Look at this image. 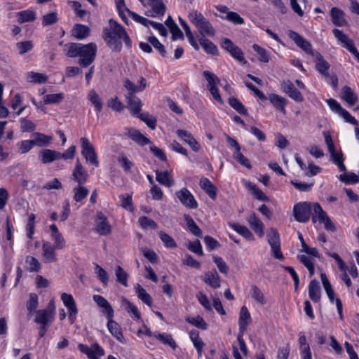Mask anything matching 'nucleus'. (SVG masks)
Segmentation results:
<instances>
[{"label":"nucleus","instance_id":"nucleus-1","mask_svg":"<svg viewBox=\"0 0 359 359\" xmlns=\"http://www.w3.org/2000/svg\"><path fill=\"white\" fill-rule=\"evenodd\" d=\"M109 27L103 29L102 37L107 46L114 52L119 53L122 50L121 40L126 46L130 49L132 41L127 34L126 29L116 20L110 19L109 21Z\"/></svg>","mask_w":359,"mask_h":359},{"label":"nucleus","instance_id":"nucleus-2","mask_svg":"<svg viewBox=\"0 0 359 359\" xmlns=\"http://www.w3.org/2000/svg\"><path fill=\"white\" fill-rule=\"evenodd\" d=\"M66 55L69 57H79V65L87 67L91 65L97 54V45L95 43L82 44L80 43H68L65 44Z\"/></svg>","mask_w":359,"mask_h":359},{"label":"nucleus","instance_id":"nucleus-3","mask_svg":"<svg viewBox=\"0 0 359 359\" xmlns=\"http://www.w3.org/2000/svg\"><path fill=\"white\" fill-rule=\"evenodd\" d=\"M267 241L271 246L273 257L279 260H283L284 256L280 251V236L276 229L271 228L268 231Z\"/></svg>","mask_w":359,"mask_h":359},{"label":"nucleus","instance_id":"nucleus-4","mask_svg":"<svg viewBox=\"0 0 359 359\" xmlns=\"http://www.w3.org/2000/svg\"><path fill=\"white\" fill-rule=\"evenodd\" d=\"M311 210H313V203L309 202L299 203L294 205L293 208L294 217L299 222H306L310 219Z\"/></svg>","mask_w":359,"mask_h":359},{"label":"nucleus","instance_id":"nucleus-5","mask_svg":"<svg viewBox=\"0 0 359 359\" xmlns=\"http://www.w3.org/2000/svg\"><path fill=\"white\" fill-rule=\"evenodd\" d=\"M81 154L90 163L94 165L95 167L99 165L97 157L93 144L90 142L88 138L81 137Z\"/></svg>","mask_w":359,"mask_h":359},{"label":"nucleus","instance_id":"nucleus-6","mask_svg":"<svg viewBox=\"0 0 359 359\" xmlns=\"http://www.w3.org/2000/svg\"><path fill=\"white\" fill-rule=\"evenodd\" d=\"M239 326H240V332L238 334L237 339L239 344L240 350L242 351L244 355H247V348L245 345V342L243 336L244 334V332L247 327V308L245 306H243L241 308L240 318H239Z\"/></svg>","mask_w":359,"mask_h":359},{"label":"nucleus","instance_id":"nucleus-7","mask_svg":"<svg viewBox=\"0 0 359 359\" xmlns=\"http://www.w3.org/2000/svg\"><path fill=\"white\" fill-rule=\"evenodd\" d=\"M175 195L180 203L186 208L189 209H196L198 207V203L194 195L187 188L175 192Z\"/></svg>","mask_w":359,"mask_h":359},{"label":"nucleus","instance_id":"nucleus-8","mask_svg":"<svg viewBox=\"0 0 359 359\" xmlns=\"http://www.w3.org/2000/svg\"><path fill=\"white\" fill-rule=\"evenodd\" d=\"M334 36L340 41L343 46L346 48L359 61V52L354 46L353 40L348 38L341 30L334 29L332 30Z\"/></svg>","mask_w":359,"mask_h":359},{"label":"nucleus","instance_id":"nucleus-9","mask_svg":"<svg viewBox=\"0 0 359 359\" xmlns=\"http://www.w3.org/2000/svg\"><path fill=\"white\" fill-rule=\"evenodd\" d=\"M288 36L306 53L312 56L316 52L313 50L311 43L297 32L290 30L288 32Z\"/></svg>","mask_w":359,"mask_h":359},{"label":"nucleus","instance_id":"nucleus-10","mask_svg":"<svg viewBox=\"0 0 359 359\" xmlns=\"http://www.w3.org/2000/svg\"><path fill=\"white\" fill-rule=\"evenodd\" d=\"M78 348L82 353L88 356V359H99L100 356L104 355V349L97 343L93 344L90 347L79 344Z\"/></svg>","mask_w":359,"mask_h":359},{"label":"nucleus","instance_id":"nucleus-11","mask_svg":"<svg viewBox=\"0 0 359 359\" xmlns=\"http://www.w3.org/2000/svg\"><path fill=\"white\" fill-rule=\"evenodd\" d=\"M325 140L334 162L337 165L341 171L344 172L346 170V167L343 163L344 158L342 154H338L336 152L334 145L330 135H325Z\"/></svg>","mask_w":359,"mask_h":359},{"label":"nucleus","instance_id":"nucleus-12","mask_svg":"<svg viewBox=\"0 0 359 359\" xmlns=\"http://www.w3.org/2000/svg\"><path fill=\"white\" fill-rule=\"evenodd\" d=\"M61 299L65 306L69 311V319L72 324L74 323L76 318V314L78 313V309L76 308L75 301L72 295L67 293H62L61 295Z\"/></svg>","mask_w":359,"mask_h":359},{"label":"nucleus","instance_id":"nucleus-13","mask_svg":"<svg viewBox=\"0 0 359 359\" xmlns=\"http://www.w3.org/2000/svg\"><path fill=\"white\" fill-rule=\"evenodd\" d=\"M88 174L86 170L81 165L79 159L76 160L74 169L72 174V179L78 184H83L86 182Z\"/></svg>","mask_w":359,"mask_h":359},{"label":"nucleus","instance_id":"nucleus-14","mask_svg":"<svg viewBox=\"0 0 359 359\" xmlns=\"http://www.w3.org/2000/svg\"><path fill=\"white\" fill-rule=\"evenodd\" d=\"M176 134L181 140L187 143L194 151L197 152L199 151L201 146L191 133L185 130L178 129L176 131Z\"/></svg>","mask_w":359,"mask_h":359},{"label":"nucleus","instance_id":"nucleus-15","mask_svg":"<svg viewBox=\"0 0 359 359\" xmlns=\"http://www.w3.org/2000/svg\"><path fill=\"white\" fill-rule=\"evenodd\" d=\"M281 88L284 93L295 101L302 102L303 100L302 93L290 80L283 81L281 83Z\"/></svg>","mask_w":359,"mask_h":359},{"label":"nucleus","instance_id":"nucleus-16","mask_svg":"<svg viewBox=\"0 0 359 359\" xmlns=\"http://www.w3.org/2000/svg\"><path fill=\"white\" fill-rule=\"evenodd\" d=\"M96 231L101 236H106L110 233L111 229L107 217L102 212L97 213Z\"/></svg>","mask_w":359,"mask_h":359},{"label":"nucleus","instance_id":"nucleus-17","mask_svg":"<svg viewBox=\"0 0 359 359\" xmlns=\"http://www.w3.org/2000/svg\"><path fill=\"white\" fill-rule=\"evenodd\" d=\"M125 134L140 146H144L151 143L149 138L135 128H126Z\"/></svg>","mask_w":359,"mask_h":359},{"label":"nucleus","instance_id":"nucleus-18","mask_svg":"<svg viewBox=\"0 0 359 359\" xmlns=\"http://www.w3.org/2000/svg\"><path fill=\"white\" fill-rule=\"evenodd\" d=\"M55 249L50 243L45 241L42 245L43 257L45 263H53L57 262V256L55 253Z\"/></svg>","mask_w":359,"mask_h":359},{"label":"nucleus","instance_id":"nucleus-19","mask_svg":"<svg viewBox=\"0 0 359 359\" xmlns=\"http://www.w3.org/2000/svg\"><path fill=\"white\" fill-rule=\"evenodd\" d=\"M315 58L316 62V68L319 73L325 76V77H328L330 74L328 72V69L330 68V64L323 58V55L318 53L316 52L312 55Z\"/></svg>","mask_w":359,"mask_h":359},{"label":"nucleus","instance_id":"nucleus-20","mask_svg":"<svg viewBox=\"0 0 359 359\" xmlns=\"http://www.w3.org/2000/svg\"><path fill=\"white\" fill-rule=\"evenodd\" d=\"M330 15L335 26L343 27L348 25L347 20L344 18L345 13L342 10L334 7L330 10Z\"/></svg>","mask_w":359,"mask_h":359},{"label":"nucleus","instance_id":"nucleus-21","mask_svg":"<svg viewBox=\"0 0 359 359\" xmlns=\"http://www.w3.org/2000/svg\"><path fill=\"white\" fill-rule=\"evenodd\" d=\"M53 319V314L48 313L46 310L39 309L35 311L34 322L37 324L50 325Z\"/></svg>","mask_w":359,"mask_h":359},{"label":"nucleus","instance_id":"nucleus-22","mask_svg":"<svg viewBox=\"0 0 359 359\" xmlns=\"http://www.w3.org/2000/svg\"><path fill=\"white\" fill-rule=\"evenodd\" d=\"M107 328L109 332L120 342L124 343L125 338L122 334L120 325L113 320V318L107 319Z\"/></svg>","mask_w":359,"mask_h":359},{"label":"nucleus","instance_id":"nucleus-23","mask_svg":"<svg viewBox=\"0 0 359 359\" xmlns=\"http://www.w3.org/2000/svg\"><path fill=\"white\" fill-rule=\"evenodd\" d=\"M41 162L44 164L52 163L54 161L60 159V152L49 149H43L40 151Z\"/></svg>","mask_w":359,"mask_h":359},{"label":"nucleus","instance_id":"nucleus-24","mask_svg":"<svg viewBox=\"0 0 359 359\" xmlns=\"http://www.w3.org/2000/svg\"><path fill=\"white\" fill-rule=\"evenodd\" d=\"M248 222L250 224L252 229L255 231V233L259 238L263 237L264 232V225L262 222L255 215V214H252L250 219H248Z\"/></svg>","mask_w":359,"mask_h":359},{"label":"nucleus","instance_id":"nucleus-25","mask_svg":"<svg viewBox=\"0 0 359 359\" xmlns=\"http://www.w3.org/2000/svg\"><path fill=\"white\" fill-rule=\"evenodd\" d=\"M200 187L212 199H215L217 188L208 178L201 179Z\"/></svg>","mask_w":359,"mask_h":359},{"label":"nucleus","instance_id":"nucleus-26","mask_svg":"<svg viewBox=\"0 0 359 359\" xmlns=\"http://www.w3.org/2000/svg\"><path fill=\"white\" fill-rule=\"evenodd\" d=\"M90 30L86 25L76 24L72 30V35L77 39H83L90 35Z\"/></svg>","mask_w":359,"mask_h":359},{"label":"nucleus","instance_id":"nucleus-27","mask_svg":"<svg viewBox=\"0 0 359 359\" xmlns=\"http://www.w3.org/2000/svg\"><path fill=\"white\" fill-rule=\"evenodd\" d=\"M203 280L212 288L216 289L220 287V278L215 270L206 273Z\"/></svg>","mask_w":359,"mask_h":359},{"label":"nucleus","instance_id":"nucleus-28","mask_svg":"<svg viewBox=\"0 0 359 359\" xmlns=\"http://www.w3.org/2000/svg\"><path fill=\"white\" fill-rule=\"evenodd\" d=\"M309 295L310 299L318 302L320 299V287L319 282L316 280H312L309 285Z\"/></svg>","mask_w":359,"mask_h":359},{"label":"nucleus","instance_id":"nucleus-29","mask_svg":"<svg viewBox=\"0 0 359 359\" xmlns=\"http://www.w3.org/2000/svg\"><path fill=\"white\" fill-rule=\"evenodd\" d=\"M199 31L200 36H214L215 30L210 22L205 18L196 27Z\"/></svg>","mask_w":359,"mask_h":359},{"label":"nucleus","instance_id":"nucleus-30","mask_svg":"<svg viewBox=\"0 0 359 359\" xmlns=\"http://www.w3.org/2000/svg\"><path fill=\"white\" fill-rule=\"evenodd\" d=\"M126 100L128 107L130 109L133 114H140L142 107L141 100L135 95H126Z\"/></svg>","mask_w":359,"mask_h":359},{"label":"nucleus","instance_id":"nucleus-31","mask_svg":"<svg viewBox=\"0 0 359 359\" xmlns=\"http://www.w3.org/2000/svg\"><path fill=\"white\" fill-rule=\"evenodd\" d=\"M198 41L201 46L205 50V51L211 55H217L218 49L217 46L209 39H206L205 36H200Z\"/></svg>","mask_w":359,"mask_h":359},{"label":"nucleus","instance_id":"nucleus-32","mask_svg":"<svg viewBox=\"0 0 359 359\" xmlns=\"http://www.w3.org/2000/svg\"><path fill=\"white\" fill-rule=\"evenodd\" d=\"M341 98L349 105L353 106L358 101V97L353 90L348 86H344L341 90Z\"/></svg>","mask_w":359,"mask_h":359},{"label":"nucleus","instance_id":"nucleus-33","mask_svg":"<svg viewBox=\"0 0 359 359\" xmlns=\"http://www.w3.org/2000/svg\"><path fill=\"white\" fill-rule=\"evenodd\" d=\"M156 180L161 184L170 187L174 185V180L171 178L168 171H156Z\"/></svg>","mask_w":359,"mask_h":359},{"label":"nucleus","instance_id":"nucleus-34","mask_svg":"<svg viewBox=\"0 0 359 359\" xmlns=\"http://www.w3.org/2000/svg\"><path fill=\"white\" fill-rule=\"evenodd\" d=\"M189 337L194 344V347L197 350L198 355L201 356L202 350L205 344L201 339V338L199 337L198 332L196 330H191L189 332Z\"/></svg>","mask_w":359,"mask_h":359},{"label":"nucleus","instance_id":"nucleus-35","mask_svg":"<svg viewBox=\"0 0 359 359\" xmlns=\"http://www.w3.org/2000/svg\"><path fill=\"white\" fill-rule=\"evenodd\" d=\"M189 230L196 236L201 238L203 236L201 229L196 224L194 220L189 215H184Z\"/></svg>","mask_w":359,"mask_h":359},{"label":"nucleus","instance_id":"nucleus-36","mask_svg":"<svg viewBox=\"0 0 359 359\" xmlns=\"http://www.w3.org/2000/svg\"><path fill=\"white\" fill-rule=\"evenodd\" d=\"M313 215L312 216V221L313 223H316V221H318L320 223H321L322 221H323V219H325V218L328 216L318 203H313Z\"/></svg>","mask_w":359,"mask_h":359},{"label":"nucleus","instance_id":"nucleus-37","mask_svg":"<svg viewBox=\"0 0 359 359\" xmlns=\"http://www.w3.org/2000/svg\"><path fill=\"white\" fill-rule=\"evenodd\" d=\"M251 297L258 304L264 305L267 303L266 298L262 290L256 285L251 288Z\"/></svg>","mask_w":359,"mask_h":359},{"label":"nucleus","instance_id":"nucleus-38","mask_svg":"<svg viewBox=\"0 0 359 359\" xmlns=\"http://www.w3.org/2000/svg\"><path fill=\"white\" fill-rule=\"evenodd\" d=\"M88 189L83 186V184H78L77 187L73 189L74 199L76 202H81L85 199L88 194Z\"/></svg>","mask_w":359,"mask_h":359},{"label":"nucleus","instance_id":"nucleus-39","mask_svg":"<svg viewBox=\"0 0 359 359\" xmlns=\"http://www.w3.org/2000/svg\"><path fill=\"white\" fill-rule=\"evenodd\" d=\"M269 99L276 109L285 113V106L286 104V100L285 98L276 94H271Z\"/></svg>","mask_w":359,"mask_h":359},{"label":"nucleus","instance_id":"nucleus-40","mask_svg":"<svg viewBox=\"0 0 359 359\" xmlns=\"http://www.w3.org/2000/svg\"><path fill=\"white\" fill-rule=\"evenodd\" d=\"M33 136L34 139L32 141L34 144L41 147L47 146L52 139L50 136L46 135L39 133H34Z\"/></svg>","mask_w":359,"mask_h":359},{"label":"nucleus","instance_id":"nucleus-41","mask_svg":"<svg viewBox=\"0 0 359 359\" xmlns=\"http://www.w3.org/2000/svg\"><path fill=\"white\" fill-rule=\"evenodd\" d=\"M248 189L255 198L260 201H269V197L255 184L248 182Z\"/></svg>","mask_w":359,"mask_h":359},{"label":"nucleus","instance_id":"nucleus-42","mask_svg":"<svg viewBox=\"0 0 359 359\" xmlns=\"http://www.w3.org/2000/svg\"><path fill=\"white\" fill-rule=\"evenodd\" d=\"M135 290L140 299L149 306L152 305L151 297L140 284H137Z\"/></svg>","mask_w":359,"mask_h":359},{"label":"nucleus","instance_id":"nucleus-43","mask_svg":"<svg viewBox=\"0 0 359 359\" xmlns=\"http://www.w3.org/2000/svg\"><path fill=\"white\" fill-rule=\"evenodd\" d=\"M17 16H18V22L22 24L27 22L34 21L36 19V13L33 11L26 10L18 12Z\"/></svg>","mask_w":359,"mask_h":359},{"label":"nucleus","instance_id":"nucleus-44","mask_svg":"<svg viewBox=\"0 0 359 359\" xmlns=\"http://www.w3.org/2000/svg\"><path fill=\"white\" fill-rule=\"evenodd\" d=\"M115 275L116 277L117 282L122 284L125 287L128 286V274L121 266H117L116 267Z\"/></svg>","mask_w":359,"mask_h":359},{"label":"nucleus","instance_id":"nucleus-45","mask_svg":"<svg viewBox=\"0 0 359 359\" xmlns=\"http://www.w3.org/2000/svg\"><path fill=\"white\" fill-rule=\"evenodd\" d=\"M252 48L257 53L259 61L264 63H268L269 62V54L264 48L258 46L257 44H254L252 46Z\"/></svg>","mask_w":359,"mask_h":359},{"label":"nucleus","instance_id":"nucleus-46","mask_svg":"<svg viewBox=\"0 0 359 359\" xmlns=\"http://www.w3.org/2000/svg\"><path fill=\"white\" fill-rule=\"evenodd\" d=\"M27 309L29 311V315L31 316L35 313L38 307V296L36 293H30L29 300L26 304Z\"/></svg>","mask_w":359,"mask_h":359},{"label":"nucleus","instance_id":"nucleus-47","mask_svg":"<svg viewBox=\"0 0 359 359\" xmlns=\"http://www.w3.org/2000/svg\"><path fill=\"white\" fill-rule=\"evenodd\" d=\"M88 99L91 103L94 105L96 111L100 112L102 109V102L98 95V94L92 90L88 93Z\"/></svg>","mask_w":359,"mask_h":359},{"label":"nucleus","instance_id":"nucleus-48","mask_svg":"<svg viewBox=\"0 0 359 359\" xmlns=\"http://www.w3.org/2000/svg\"><path fill=\"white\" fill-rule=\"evenodd\" d=\"M158 235L160 239L164 243L166 248H175L177 247V244L175 240L165 232L161 231L158 233Z\"/></svg>","mask_w":359,"mask_h":359},{"label":"nucleus","instance_id":"nucleus-49","mask_svg":"<svg viewBox=\"0 0 359 359\" xmlns=\"http://www.w3.org/2000/svg\"><path fill=\"white\" fill-rule=\"evenodd\" d=\"M186 320L189 323L201 330H205L208 329V324L200 316H198L196 317L188 318H187Z\"/></svg>","mask_w":359,"mask_h":359},{"label":"nucleus","instance_id":"nucleus-50","mask_svg":"<svg viewBox=\"0 0 359 359\" xmlns=\"http://www.w3.org/2000/svg\"><path fill=\"white\" fill-rule=\"evenodd\" d=\"M138 117L143 121L147 126L151 130L155 129L156 125V118L148 113H141Z\"/></svg>","mask_w":359,"mask_h":359},{"label":"nucleus","instance_id":"nucleus-51","mask_svg":"<svg viewBox=\"0 0 359 359\" xmlns=\"http://www.w3.org/2000/svg\"><path fill=\"white\" fill-rule=\"evenodd\" d=\"M64 98L62 93L55 94H48L44 97L43 102L45 104H56L60 102Z\"/></svg>","mask_w":359,"mask_h":359},{"label":"nucleus","instance_id":"nucleus-52","mask_svg":"<svg viewBox=\"0 0 359 359\" xmlns=\"http://www.w3.org/2000/svg\"><path fill=\"white\" fill-rule=\"evenodd\" d=\"M123 303L126 306L127 311L131 314L133 318L137 320L140 318V313L136 306L126 299H123Z\"/></svg>","mask_w":359,"mask_h":359},{"label":"nucleus","instance_id":"nucleus-53","mask_svg":"<svg viewBox=\"0 0 359 359\" xmlns=\"http://www.w3.org/2000/svg\"><path fill=\"white\" fill-rule=\"evenodd\" d=\"M25 262L27 264H28V270L30 272H36L41 269V264L34 257L27 256L26 257Z\"/></svg>","mask_w":359,"mask_h":359},{"label":"nucleus","instance_id":"nucleus-54","mask_svg":"<svg viewBox=\"0 0 359 359\" xmlns=\"http://www.w3.org/2000/svg\"><path fill=\"white\" fill-rule=\"evenodd\" d=\"M154 336L164 344H168L172 348H175L177 344L170 334H156Z\"/></svg>","mask_w":359,"mask_h":359},{"label":"nucleus","instance_id":"nucleus-55","mask_svg":"<svg viewBox=\"0 0 359 359\" xmlns=\"http://www.w3.org/2000/svg\"><path fill=\"white\" fill-rule=\"evenodd\" d=\"M229 104L240 114H245L246 110L244 105L234 97H231L228 100Z\"/></svg>","mask_w":359,"mask_h":359},{"label":"nucleus","instance_id":"nucleus-56","mask_svg":"<svg viewBox=\"0 0 359 359\" xmlns=\"http://www.w3.org/2000/svg\"><path fill=\"white\" fill-rule=\"evenodd\" d=\"M148 41L161 53L163 57H166L167 52L164 46L154 36L148 38Z\"/></svg>","mask_w":359,"mask_h":359},{"label":"nucleus","instance_id":"nucleus-57","mask_svg":"<svg viewBox=\"0 0 359 359\" xmlns=\"http://www.w3.org/2000/svg\"><path fill=\"white\" fill-rule=\"evenodd\" d=\"M203 74L208 83V89L211 87H217V85L219 83V79L216 75L207 70L204 71Z\"/></svg>","mask_w":359,"mask_h":359},{"label":"nucleus","instance_id":"nucleus-58","mask_svg":"<svg viewBox=\"0 0 359 359\" xmlns=\"http://www.w3.org/2000/svg\"><path fill=\"white\" fill-rule=\"evenodd\" d=\"M188 18L191 23H193L196 27L197 25L201 22L202 20H204L205 17L203 14L198 12L196 10H192L189 12Z\"/></svg>","mask_w":359,"mask_h":359},{"label":"nucleus","instance_id":"nucleus-59","mask_svg":"<svg viewBox=\"0 0 359 359\" xmlns=\"http://www.w3.org/2000/svg\"><path fill=\"white\" fill-rule=\"evenodd\" d=\"M187 248L192 252H194L199 256L203 255L202 245H201L199 240H196L194 241H189L188 243V245H187Z\"/></svg>","mask_w":359,"mask_h":359},{"label":"nucleus","instance_id":"nucleus-60","mask_svg":"<svg viewBox=\"0 0 359 359\" xmlns=\"http://www.w3.org/2000/svg\"><path fill=\"white\" fill-rule=\"evenodd\" d=\"M149 5L152 8L156 15H163L165 14L166 7L162 0L155 3H149Z\"/></svg>","mask_w":359,"mask_h":359},{"label":"nucleus","instance_id":"nucleus-61","mask_svg":"<svg viewBox=\"0 0 359 359\" xmlns=\"http://www.w3.org/2000/svg\"><path fill=\"white\" fill-rule=\"evenodd\" d=\"M57 15L56 12L49 13L42 18V25L46 27L48 25H51L57 22Z\"/></svg>","mask_w":359,"mask_h":359},{"label":"nucleus","instance_id":"nucleus-62","mask_svg":"<svg viewBox=\"0 0 359 359\" xmlns=\"http://www.w3.org/2000/svg\"><path fill=\"white\" fill-rule=\"evenodd\" d=\"M95 271L99 280L104 285H107L109 281V275L107 272L98 264L95 265Z\"/></svg>","mask_w":359,"mask_h":359},{"label":"nucleus","instance_id":"nucleus-63","mask_svg":"<svg viewBox=\"0 0 359 359\" xmlns=\"http://www.w3.org/2000/svg\"><path fill=\"white\" fill-rule=\"evenodd\" d=\"M139 223L140 226L144 228H151V229H156L157 228V224L155 222L154 220L147 217H141L139 218Z\"/></svg>","mask_w":359,"mask_h":359},{"label":"nucleus","instance_id":"nucleus-64","mask_svg":"<svg viewBox=\"0 0 359 359\" xmlns=\"http://www.w3.org/2000/svg\"><path fill=\"white\" fill-rule=\"evenodd\" d=\"M121 206L130 212H133L134 210L133 205L132 196L128 194L121 195Z\"/></svg>","mask_w":359,"mask_h":359}]
</instances>
